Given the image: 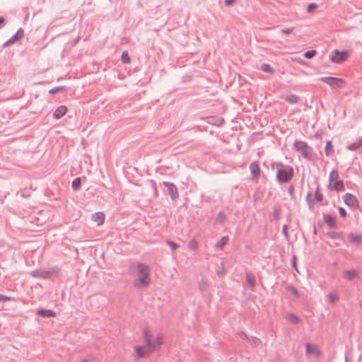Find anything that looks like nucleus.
<instances>
[{"label": "nucleus", "mask_w": 362, "mask_h": 362, "mask_svg": "<svg viewBox=\"0 0 362 362\" xmlns=\"http://www.w3.org/2000/svg\"><path fill=\"white\" fill-rule=\"evenodd\" d=\"M139 278L134 281L133 285L136 288H146L151 283V269L144 263L137 264Z\"/></svg>", "instance_id": "obj_1"}, {"label": "nucleus", "mask_w": 362, "mask_h": 362, "mask_svg": "<svg viewBox=\"0 0 362 362\" xmlns=\"http://www.w3.org/2000/svg\"><path fill=\"white\" fill-rule=\"evenodd\" d=\"M276 165L279 166L276 171V180L280 183H286L289 182L293 176V168L290 165H284L282 163H276Z\"/></svg>", "instance_id": "obj_2"}, {"label": "nucleus", "mask_w": 362, "mask_h": 362, "mask_svg": "<svg viewBox=\"0 0 362 362\" xmlns=\"http://www.w3.org/2000/svg\"><path fill=\"white\" fill-rule=\"evenodd\" d=\"M59 267L55 266L52 268H50L48 270H42V269H35L33 271H31L30 272V274L36 279H50L52 276H57L60 272Z\"/></svg>", "instance_id": "obj_3"}, {"label": "nucleus", "mask_w": 362, "mask_h": 362, "mask_svg": "<svg viewBox=\"0 0 362 362\" xmlns=\"http://www.w3.org/2000/svg\"><path fill=\"white\" fill-rule=\"evenodd\" d=\"M293 149L296 151L300 152L304 158L313 160V148L305 141H296L293 143Z\"/></svg>", "instance_id": "obj_4"}, {"label": "nucleus", "mask_w": 362, "mask_h": 362, "mask_svg": "<svg viewBox=\"0 0 362 362\" xmlns=\"http://www.w3.org/2000/svg\"><path fill=\"white\" fill-rule=\"evenodd\" d=\"M349 57V52L346 50H333L329 54V60L336 64H341L346 61Z\"/></svg>", "instance_id": "obj_5"}, {"label": "nucleus", "mask_w": 362, "mask_h": 362, "mask_svg": "<svg viewBox=\"0 0 362 362\" xmlns=\"http://www.w3.org/2000/svg\"><path fill=\"white\" fill-rule=\"evenodd\" d=\"M320 81L325 83L331 88L337 89L340 88L339 83H343L344 80L340 78L334 77V76H324L320 77L318 79Z\"/></svg>", "instance_id": "obj_6"}, {"label": "nucleus", "mask_w": 362, "mask_h": 362, "mask_svg": "<svg viewBox=\"0 0 362 362\" xmlns=\"http://www.w3.org/2000/svg\"><path fill=\"white\" fill-rule=\"evenodd\" d=\"M344 204L351 209L359 208V202L358 199L351 193L347 192L343 196Z\"/></svg>", "instance_id": "obj_7"}, {"label": "nucleus", "mask_w": 362, "mask_h": 362, "mask_svg": "<svg viewBox=\"0 0 362 362\" xmlns=\"http://www.w3.org/2000/svg\"><path fill=\"white\" fill-rule=\"evenodd\" d=\"M23 34H24V31H23V28H20L17 30V32L13 36L11 37L10 39H8L7 41H6L3 44L2 47H8L11 45L13 44L14 42H17L18 40H20L21 39L23 38Z\"/></svg>", "instance_id": "obj_8"}, {"label": "nucleus", "mask_w": 362, "mask_h": 362, "mask_svg": "<svg viewBox=\"0 0 362 362\" xmlns=\"http://www.w3.org/2000/svg\"><path fill=\"white\" fill-rule=\"evenodd\" d=\"M163 185L168 189L169 195L173 200H175L178 197L177 188L175 184L170 182H163Z\"/></svg>", "instance_id": "obj_9"}, {"label": "nucleus", "mask_w": 362, "mask_h": 362, "mask_svg": "<svg viewBox=\"0 0 362 362\" xmlns=\"http://www.w3.org/2000/svg\"><path fill=\"white\" fill-rule=\"evenodd\" d=\"M153 349L146 346V348L138 346L135 348V352L139 358H145L148 356L152 351Z\"/></svg>", "instance_id": "obj_10"}, {"label": "nucleus", "mask_w": 362, "mask_h": 362, "mask_svg": "<svg viewBox=\"0 0 362 362\" xmlns=\"http://www.w3.org/2000/svg\"><path fill=\"white\" fill-rule=\"evenodd\" d=\"M249 169L253 180H257L260 176V168L257 161H253L250 164Z\"/></svg>", "instance_id": "obj_11"}, {"label": "nucleus", "mask_w": 362, "mask_h": 362, "mask_svg": "<svg viewBox=\"0 0 362 362\" xmlns=\"http://www.w3.org/2000/svg\"><path fill=\"white\" fill-rule=\"evenodd\" d=\"M328 187L329 189H334L337 192H344L345 190L344 182L338 179L329 182Z\"/></svg>", "instance_id": "obj_12"}, {"label": "nucleus", "mask_w": 362, "mask_h": 362, "mask_svg": "<svg viewBox=\"0 0 362 362\" xmlns=\"http://www.w3.org/2000/svg\"><path fill=\"white\" fill-rule=\"evenodd\" d=\"M323 220L330 228H337V218L329 214H323Z\"/></svg>", "instance_id": "obj_13"}, {"label": "nucleus", "mask_w": 362, "mask_h": 362, "mask_svg": "<svg viewBox=\"0 0 362 362\" xmlns=\"http://www.w3.org/2000/svg\"><path fill=\"white\" fill-rule=\"evenodd\" d=\"M305 346H306V350H305L306 354H314L317 357H318L321 355V351L315 345L310 344V343H307L305 344Z\"/></svg>", "instance_id": "obj_14"}, {"label": "nucleus", "mask_w": 362, "mask_h": 362, "mask_svg": "<svg viewBox=\"0 0 362 362\" xmlns=\"http://www.w3.org/2000/svg\"><path fill=\"white\" fill-rule=\"evenodd\" d=\"M36 314L42 317H54L56 316V313L52 310H46V309H39Z\"/></svg>", "instance_id": "obj_15"}, {"label": "nucleus", "mask_w": 362, "mask_h": 362, "mask_svg": "<svg viewBox=\"0 0 362 362\" xmlns=\"http://www.w3.org/2000/svg\"><path fill=\"white\" fill-rule=\"evenodd\" d=\"M143 337L144 339L146 346L153 349V344L151 341V334L148 329L145 328L143 330Z\"/></svg>", "instance_id": "obj_16"}, {"label": "nucleus", "mask_w": 362, "mask_h": 362, "mask_svg": "<svg viewBox=\"0 0 362 362\" xmlns=\"http://www.w3.org/2000/svg\"><path fill=\"white\" fill-rule=\"evenodd\" d=\"M67 112V107L65 105L59 106L53 112L54 118L59 119L62 118Z\"/></svg>", "instance_id": "obj_17"}, {"label": "nucleus", "mask_w": 362, "mask_h": 362, "mask_svg": "<svg viewBox=\"0 0 362 362\" xmlns=\"http://www.w3.org/2000/svg\"><path fill=\"white\" fill-rule=\"evenodd\" d=\"M349 242L351 243L361 244L362 243V235L351 233L348 235Z\"/></svg>", "instance_id": "obj_18"}, {"label": "nucleus", "mask_w": 362, "mask_h": 362, "mask_svg": "<svg viewBox=\"0 0 362 362\" xmlns=\"http://www.w3.org/2000/svg\"><path fill=\"white\" fill-rule=\"evenodd\" d=\"M246 281L250 286L251 290H253L256 286V279L255 276L251 272L246 274Z\"/></svg>", "instance_id": "obj_19"}, {"label": "nucleus", "mask_w": 362, "mask_h": 362, "mask_svg": "<svg viewBox=\"0 0 362 362\" xmlns=\"http://www.w3.org/2000/svg\"><path fill=\"white\" fill-rule=\"evenodd\" d=\"M358 276V272L355 269L346 270L344 272V277L349 281Z\"/></svg>", "instance_id": "obj_20"}, {"label": "nucleus", "mask_w": 362, "mask_h": 362, "mask_svg": "<svg viewBox=\"0 0 362 362\" xmlns=\"http://www.w3.org/2000/svg\"><path fill=\"white\" fill-rule=\"evenodd\" d=\"M286 319L287 321L290 322L293 325H298L300 321V317L298 315L293 313L288 314L286 317Z\"/></svg>", "instance_id": "obj_21"}, {"label": "nucleus", "mask_w": 362, "mask_h": 362, "mask_svg": "<svg viewBox=\"0 0 362 362\" xmlns=\"http://www.w3.org/2000/svg\"><path fill=\"white\" fill-rule=\"evenodd\" d=\"M93 219L99 225L103 224L105 220V214L103 212H96L93 215Z\"/></svg>", "instance_id": "obj_22"}, {"label": "nucleus", "mask_w": 362, "mask_h": 362, "mask_svg": "<svg viewBox=\"0 0 362 362\" xmlns=\"http://www.w3.org/2000/svg\"><path fill=\"white\" fill-rule=\"evenodd\" d=\"M229 238L228 236H223L218 242L216 243L215 245V247L217 250H223V247L226 245L227 242L228 241Z\"/></svg>", "instance_id": "obj_23"}, {"label": "nucleus", "mask_w": 362, "mask_h": 362, "mask_svg": "<svg viewBox=\"0 0 362 362\" xmlns=\"http://www.w3.org/2000/svg\"><path fill=\"white\" fill-rule=\"evenodd\" d=\"M71 187L74 191H78L81 187V178L79 177L74 178L71 183Z\"/></svg>", "instance_id": "obj_24"}, {"label": "nucleus", "mask_w": 362, "mask_h": 362, "mask_svg": "<svg viewBox=\"0 0 362 362\" xmlns=\"http://www.w3.org/2000/svg\"><path fill=\"white\" fill-rule=\"evenodd\" d=\"M209 286V282L206 277H202L200 281L199 282V289L201 291H205Z\"/></svg>", "instance_id": "obj_25"}, {"label": "nucleus", "mask_w": 362, "mask_h": 362, "mask_svg": "<svg viewBox=\"0 0 362 362\" xmlns=\"http://www.w3.org/2000/svg\"><path fill=\"white\" fill-rule=\"evenodd\" d=\"M300 98L296 95H288L285 98V100L289 104H296Z\"/></svg>", "instance_id": "obj_26"}, {"label": "nucleus", "mask_w": 362, "mask_h": 362, "mask_svg": "<svg viewBox=\"0 0 362 362\" xmlns=\"http://www.w3.org/2000/svg\"><path fill=\"white\" fill-rule=\"evenodd\" d=\"M327 235L332 239H339L341 240H344V236L342 233L336 232V231H329L327 233Z\"/></svg>", "instance_id": "obj_27"}, {"label": "nucleus", "mask_w": 362, "mask_h": 362, "mask_svg": "<svg viewBox=\"0 0 362 362\" xmlns=\"http://www.w3.org/2000/svg\"><path fill=\"white\" fill-rule=\"evenodd\" d=\"M361 146H362V139H359L356 142L352 143L351 144L349 145L346 147V148L349 151H356Z\"/></svg>", "instance_id": "obj_28"}, {"label": "nucleus", "mask_w": 362, "mask_h": 362, "mask_svg": "<svg viewBox=\"0 0 362 362\" xmlns=\"http://www.w3.org/2000/svg\"><path fill=\"white\" fill-rule=\"evenodd\" d=\"M153 344V350L158 349L160 348V346L163 344V339L162 335L159 334L156 337V341Z\"/></svg>", "instance_id": "obj_29"}, {"label": "nucleus", "mask_w": 362, "mask_h": 362, "mask_svg": "<svg viewBox=\"0 0 362 362\" xmlns=\"http://www.w3.org/2000/svg\"><path fill=\"white\" fill-rule=\"evenodd\" d=\"M260 69L266 73L273 74L274 72V69L269 64L263 63L261 64Z\"/></svg>", "instance_id": "obj_30"}, {"label": "nucleus", "mask_w": 362, "mask_h": 362, "mask_svg": "<svg viewBox=\"0 0 362 362\" xmlns=\"http://www.w3.org/2000/svg\"><path fill=\"white\" fill-rule=\"evenodd\" d=\"M305 199H306V202L308 205L309 210L313 211V209H314L313 206H314L315 200L312 198V195L310 193H308L307 194Z\"/></svg>", "instance_id": "obj_31"}, {"label": "nucleus", "mask_w": 362, "mask_h": 362, "mask_svg": "<svg viewBox=\"0 0 362 362\" xmlns=\"http://www.w3.org/2000/svg\"><path fill=\"white\" fill-rule=\"evenodd\" d=\"M209 120L207 122L209 124L216 125V126H221L223 122L224 119L223 118H209Z\"/></svg>", "instance_id": "obj_32"}, {"label": "nucleus", "mask_w": 362, "mask_h": 362, "mask_svg": "<svg viewBox=\"0 0 362 362\" xmlns=\"http://www.w3.org/2000/svg\"><path fill=\"white\" fill-rule=\"evenodd\" d=\"M333 152L332 150V144L331 141H327L325 148V153L327 156H329L331 153Z\"/></svg>", "instance_id": "obj_33"}, {"label": "nucleus", "mask_w": 362, "mask_h": 362, "mask_svg": "<svg viewBox=\"0 0 362 362\" xmlns=\"http://www.w3.org/2000/svg\"><path fill=\"white\" fill-rule=\"evenodd\" d=\"M327 298L330 303H334L339 300V296L336 293L330 292L327 294Z\"/></svg>", "instance_id": "obj_34"}, {"label": "nucleus", "mask_w": 362, "mask_h": 362, "mask_svg": "<svg viewBox=\"0 0 362 362\" xmlns=\"http://www.w3.org/2000/svg\"><path fill=\"white\" fill-rule=\"evenodd\" d=\"M339 177V173L337 169H333L329 175V182H332Z\"/></svg>", "instance_id": "obj_35"}, {"label": "nucleus", "mask_w": 362, "mask_h": 362, "mask_svg": "<svg viewBox=\"0 0 362 362\" xmlns=\"http://www.w3.org/2000/svg\"><path fill=\"white\" fill-rule=\"evenodd\" d=\"M66 86H55L53 88L50 89L49 90V93L50 94H55L59 91H66Z\"/></svg>", "instance_id": "obj_36"}, {"label": "nucleus", "mask_w": 362, "mask_h": 362, "mask_svg": "<svg viewBox=\"0 0 362 362\" xmlns=\"http://www.w3.org/2000/svg\"><path fill=\"white\" fill-rule=\"evenodd\" d=\"M226 219V216L222 211H220L216 217V221L221 224H223L225 222Z\"/></svg>", "instance_id": "obj_37"}, {"label": "nucleus", "mask_w": 362, "mask_h": 362, "mask_svg": "<svg viewBox=\"0 0 362 362\" xmlns=\"http://www.w3.org/2000/svg\"><path fill=\"white\" fill-rule=\"evenodd\" d=\"M188 247L192 250L195 251L198 248V243L195 239H191L188 243Z\"/></svg>", "instance_id": "obj_38"}, {"label": "nucleus", "mask_w": 362, "mask_h": 362, "mask_svg": "<svg viewBox=\"0 0 362 362\" xmlns=\"http://www.w3.org/2000/svg\"><path fill=\"white\" fill-rule=\"evenodd\" d=\"M286 291H289L291 292V293L296 297V298H298L299 297V293H298V291L297 290V288H296L295 287H293V286H286Z\"/></svg>", "instance_id": "obj_39"}, {"label": "nucleus", "mask_w": 362, "mask_h": 362, "mask_svg": "<svg viewBox=\"0 0 362 362\" xmlns=\"http://www.w3.org/2000/svg\"><path fill=\"white\" fill-rule=\"evenodd\" d=\"M317 52L316 50L315 49H310V50H308L306 51L304 54H303V56L306 58V59H311L313 58L315 54H316Z\"/></svg>", "instance_id": "obj_40"}, {"label": "nucleus", "mask_w": 362, "mask_h": 362, "mask_svg": "<svg viewBox=\"0 0 362 362\" xmlns=\"http://www.w3.org/2000/svg\"><path fill=\"white\" fill-rule=\"evenodd\" d=\"M248 341L250 342L255 346L259 345V344L261 343V340L256 337H252L249 338Z\"/></svg>", "instance_id": "obj_41"}, {"label": "nucleus", "mask_w": 362, "mask_h": 362, "mask_svg": "<svg viewBox=\"0 0 362 362\" xmlns=\"http://www.w3.org/2000/svg\"><path fill=\"white\" fill-rule=\"evenodd\" d=\"M315 199L320 202L323 199V194L319 192V187H317L315 193Z\"/></svg>", "instance_id": "obj_42"}, {"label": "nucleus", "mask_w": 362, "mask_h": 362, "mask_svg": "<svg viewBox=\"0 0 362 362\" xmlns=\"http://www.w3.org/2000/svg\"><path fill=\"white\" fill-rule=\"evenodd\" d=\"M166 244L170 247L173 251H175L176 249L179 247V245L171 240H167Z\"/></svg>", "instance_id": "obj_43"}, {"label": "nucleus", "mask_w": 362, "mask_h": 362, "mask_svg": "<svg viewBox=\"0 0 362 362\" xmlns=\"http://www.w3.org/2000/svg\"><path fill=\"white\" fill-rule=\"evenodd\" d=\"M2 301H16V298L11 296H6L0 293V302Z\"/></svg>", "instance_id": "obj_44"}, {"label": "nucleus", "mask_w": 362, "mask_h": 362, "mask_svg": "<svg viewBox=\"0 0 362 362\" xmlns=\"http://www.w3.org/2000/svg\"><path fill=\"white\" fill-rule=\"evenodd\" d=\"M121 59L124 63H129L130 62V58L128 56V53L127 52H124L122 54Z\"/></svg>", "instance_id": "obj_45"}, {"label": "nucleus", "mask_w": 362, "mask_h": 362, "mask_svg": "<svg viewBox=\"0 0 362 362\" xmlns=\"http://www.w3.org/2000/svg\"><path fill=\"white\" fill-rule=\"evenodd\" d=\"M317 7V4H315V3H310L307 6V11L308 13H310L313 11H314Z\"/></svg>", "instance_id": "obj_46"}, {"label": "nucleus", "mask_w": 362, "mask_h": 362, "mask_svg": "<svg viewBox=\"0 0 362 362\" xmlns=\"http://www.w3.org/2000/svg\"><path fill=\"white\" fill-rule=\"evenodd\" d=\"M288 226L286 224H285L283 226V228H282V233H283V234L285 236L286 240L289 239V234H288Z\"/></svg>", "instance_id": "obj_47"}, {"label": "nucleus", "mask_w": 362, "mask_h": 362, "mask_svg": "<svg viewBox=\"0 0 362 362\" xmlns=\"http://www.w3.org/2000/svg\"><path fill=\"white\" fill-rule=\"evenodd\" d=\"M238 335L242 338L243 339L245 340V341H249V337L247 336V334L244 332H238Z\"/></svg>", "instance_id": "obj_48"}, {"label": "nucleus", "mask_w": 362, "mask_h": 362, "mask_svg": "<svg viewBox=\"0 0 362 362\" xmlns=\"http://www.w3.org/2000/svg\"><path fill=\"white\" fill-rule=\"evenodd\" d=\"M223 264H224L223 262H221V266H222L221 269H218L216 272L217 275L219 276H223L226 274V271L223 268Z\"/></svg>", "instance_id": "obj_49"}, {"label": "nucleus", "mask_w": 362, "mask_h": 362, "mask_svg": "<svg viewBox=\"0 0 362 362\" xmlns=\"http://www.w3.org/2000/svg\"><path fill=\"white\" fill-rule=\"evenodd\" d=\"M338 210H339V215L341 216V217H346V210L341 207V206H339L338 208Z\"/></svg>", "instance_id": "obj_50"}, {"label": "nucleus", "mask_w": 362, "mask_h": 362, "mask_svg": "<svg viewBox=\"0 0 362 362\" xmlns=\"http://www.w3.org/2000/svg\"><path fill=\"white\" fill-rule=\"evenodd\" d=\"M293 28H284L281 30V33L284 34H290L293 32Z\"/></svg>", "instance_id": "obj_51"}, {"label": "nucleus", "mask_w": 362, "mask_h": 362, "mask_svg": "<svg viewBox=\"0 0 362 362\" xmlns=\"http://www.w3.org/2000/svg\"><path fill=\"white\" fill-rule=\"evenodd\" d=\"M94 361V357L92 356H87L82 362H93Z\"/></svg>", "instance_id": "obj_52"}, {"label": "nucleus", "mask_w": 362, "mask_h": 362, "mask_svg": "<svg viewBox=\"0 0 362 362\" xmlns=\"http://www.w3.org/2000/svg\"><path fill=\"white\" fill-rule=\"evenodd\" d=\"M273 217L275 220H278L279 218V211L278 209L274 210Z\"/></svg>", "instance_id": "obj_53"}, {"label": "nucleus", "mask_w": 362, "mask_h": 362, "mask_svg": "<svg viewBox=\"0 0 362 362\" xmlns=\"http://www.w3.org/2000/svg\"><path fill=\"white\" fill-rule=\"evenodd\" d=\"M235 1H236V0H225L224 3H225L226 6H230L232 4H233Z\"/></svg>", "instance_id": "obj_54"}, {"label": "nucleus", "mask_w": 362, "mask_h": 362, "mask_svg": "<svg viewBox=\"0 0 362 362\" xmlns=\"http://www.w3.org/2000/svg\"><path fill=\"white\" fill-rule=\"evenodd\" d=\"M293 192H294V187L293 185H291L288 188V193L291 195V196H293Z\"/></svg>", "instance_id": "obj_55"}, {"label": "nucleus", "mask_w": 362, "mask_h": 362, "mask_svg": "<svg viewBox=\"0 0 362 362\" xmlns=\"http://www.w3.org/2000/svg\"><path fill=\"white\" fill-rule=\"evenodd\" d=\"M296 62H297L298 64L301 65H304L305 64V62L302 59H298Z\"/></svg>", "instance_id": "obj_56"}, {"label": "nucleus", "mask_w": 362, "mask_h": 362, "mask_svg": "<svg viewBox=\"0 0 362 362\" xmlns=\"http://www.w3.org/2000/svg\"><path fill=\"white\" fill-rule=\"evenodd\" d=\"M292 264H293V266L296 268V271H298L297 267H296V257L295 256H293V257Z\"/></svg>", "instance_id": "obj_57"}, {"label": "nucleus", "mask_w": 362, "mask_h": 362, "mask_svg": "<svg viewBox=\"0 0 362 362\" xmlns=\"http://www.w3.org/2000/svg\"><path fill=\"white\" fill-rule=\"evenodd\" d=\"M5 19L3 16H0V25L4 23Z\"/></svg>", "instance_id": "obj_58"}, {"label": "nucleus", "mask_w": 362, "mask_h": 362, "mask_svg": "<svg viewBox=\"0 0 362 362\" xmlns=\"http://www.w3.org/2000/svg\"><path fill=\"white\" fill-rule=\"evenodd\" d=\"M153 184V187H154V189H155V193L157 194H158V192H157V189H156V182L152 181Z\"/></svg>", "instance_id": "obj_59"}, {"label": "nucleus", "mask_w": 362, "mask_h": 362, "mask_svg": "<svg viewBox=\"0 0 362 362\" xmlns=\"http://www.w3.org/2000/svg\"><path fill=\"white\" fill-rule=\"evenodd\" d=\"M21 196L24 198H26V197H28L29 195L28 194H26V193H22Z\"/></svg>", "instance_id": "obj_60"}, {"label": "nucleus", "mask_w": 362, "mask_h": 362, "mask_svg": "<svg viewBox=\"0 0 362 362\" xmlns=\"http://www.w3.org/2000/svg\"><path fill=\"white\" fill-rule=\"evenodd\" d=\"M78 40H79V38H76V39L74 41L73 45H76V44L78 43Z\"/></svg>", "instance_id": "obj_61"}, {"label": "nucleus", "mask_w": 362, "mask_h": 362, "mask_svg": "<svg viewBox=\"0 0 362 362\" xmlns=\"http://www.w3.org/2000/svg\"><path fill=\"white\" fill-rule=\"evenodd\" d=\"M313 234L314 235L317 234V229H316V227L315 226H314V228H313Z\"/></svg>", "instance_id": "obj_62"}, {"label": "nucleus", "mask_w": 362, "mask_h": 362, "mask_svg": "<svg viewBox=\"0 0 362 362\" xmlns=\"http://www.w3.org/2000/svg\"><path fill=\"white\" fill-rule=\"evenodd\" d=\"M345 362H348V358L346 356H345Z\"/></svg>", "instance_id": "obj_63"}]
</instances>
